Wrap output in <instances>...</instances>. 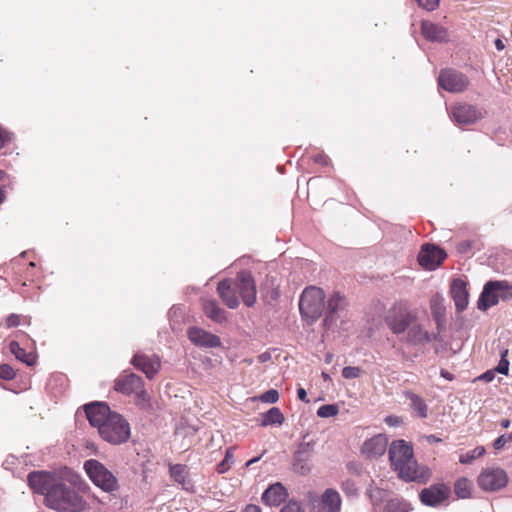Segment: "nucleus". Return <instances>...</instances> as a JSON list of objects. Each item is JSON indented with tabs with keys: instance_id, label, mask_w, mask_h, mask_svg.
<instances>
[{
	"instance_id": "f257e3e1",
	"label": "nucleus",
	"mask_w": 512,
	"mask_h": 512,
	"mask_svg": "<svg viewBox=\"0 0 512 512\" xmlns=\"http://www.w3.org/2000/svg\"><path fill=\"white\" fill-rule=\"evenodd\" d=\"M27 478L31 489L44 496L48 508L57 512H82L86 509L84 498L55 474L33 471Z\"/></svg>"
},
{
	"instance_id": "f03ea898",
	"label": "nucleus",
	"mask_w": 512,
	"mask_h": 512,
	"mask_svg": "<svg viewBox=\"0 0 512 512\" xmlns=\"http://www.w3.org/2000/svg\"><path fill=\"white\" fill-rule=\"evenodd\" d=\"M388 454L391 465L402 480L425 484L431 478L430 469L424 465H418L414 458L413 447L405 440L393 441Z\"/></svg>"
},
{
	"instance_id": "7ed1b4c3",
	"label": "nucleus",
	"mask_w": 512,
	"mask_h": 512,
	"mask_svg": "<svg viewBox=\"0 0 512 512\" xmlns=\"http://www.w3.org/2000/svg\"><path fill=\"white\" fill-rule=\"evenodd\" d=\"M324 291L316 286L306 287L299 300V311L307 322L314 323L322 315L324 309Z\"/></svg>"
},
{
	"instance_id": "20e7f679",
	"label": "nucleus",
	"mask_w": 512,
	"mask_h": 512,
	"mask_svg": "<svg viewBox=\"0 0 512 512\" xmlns=\"http://www.w3.org/2000/svg\"><path fill=\"white\" fill-rule=\"evenodd\" d=\"M84 470L92 483L102 491L112 494L119 489L117 477L100 461L86 460Z\"/></svg>"
},
{
	"instance_id": "39448f33",
	"label": "nucleus",
	"mask_w": 512,
	"mask_h": 512,
	"mask_svg": "<svg viewBox=\"0 0 512 512\" xmlns=\"http://www.w3.org/2000/svg\"><path fill=\"white\" fill-rule=\"evenodd\" d=\"M98 432L104 441L112 445L127 442L131 434L129 423L117 412H113L106 422L100 425Z\"/></svg>"
},
{
	"instance_id": "423d86ee",
	"label": "nucleus",
	"mask_w": 512,
	"mask_h": 512,
	"mask_svg": "<svg viewBox=\"0 0 512 512\" xmlns=\"http://www.w3.org/2000/svg\"><path fill=\"white\" fill-rule=\"evenodd\" d=\"M416 320L417 313L402 302L393 305L385 316L386 325L396 335L404 334Z\"/></svg>"
},
{
	"instance_id": "0eeeda50",
	"label": "nucleus",
	"mask_w": 512,
	"mask_h": 512,
	"mask_svg": "<svg viewBox=\"0 0 512 512\" xmlns=\"http://www.w3.org/2000/svg\"><path fill=\"white\" fill-rule=\"evenodd\" d=\"M439 86L451 93H460L467 89L469 79L463 73L454 69H443L438 76Z\"/></svg>"
},
{
	"instance_id": "6e6552de",
	"label": "nucleus",
	"mask_w": 512,
	"mask_h": 512,
	"mask_svg": "<svg viewBox=\"0 0 512 512\" xmlns=\"http://www.w3.org/2000/svg\"><path fill=\"white\" fill-rule=\"evenodd\" d=\"M311 512H340L342 500L337 490L326 489L320 497L310 499Z\"/></svg>"
},
{
	"instance_id": "1a4fd4ad",
	"label": "nucleus",
	"mask_w": 512,
	"mask_h": 512,
	"mask_svg": "<svg viewBox=\"0 0 512 512\" xmlns=\"http://www.w3.org/2000/svg\"><path fill=\"white\" fill-rule=\"evenodd\" d=\"M239 295L247 307L256 303V284L250 271H240L234 279Z\"/></svg>"
},
{
	"instance_id": "9d476101",
	"label": "nucleus",
	"mask_w": 512,
	"mask_h": 512,
	"mask_svg": "<svg viewBox=\"0 0 512 512\" xmlns=\"http://www.w3.org/2000/svg\"><path fill=\"white\" fill-rule=\"evenodd\" d=\"M450 487L444 483H436L422 489L419 493L421 503L428 507H439L450 496Z\"/></svg>"
},
{
	"instance_id": "9b49d317",
	"label": "nucleus",
	"mask_w": 512,
	"mask_h": 512,
	"mask_svg": "<svg viewBox=\"0 0 512 512\" xmlns=\"http://www.w3.org/2000/svg\"><path fill=\"white\" fill-rule=\"evenodd\" d=\"M405 332L402 341L414 347L424 346L433 340H440L439 333H430L422 324L416 322L410 325Z\"/></svg>"
},
{
	"instance_id": "f8f14e48",
	"label": "nucleus",
	"mask_w": 512,
	"mask_h": 512,
	"mask_svg": "<svg viewBox=\"0 0 512 512\" xmlns=\"http://www.w3.org/2000/svg\"><path fill=\"white\" fill-rule=\"evenodd\" d=\"M315 441H303L299 444L294 457L293 469L296 473L306 475L311 471L310 461L314 453Z\"/></svg>"
},
{
	"instance_id": "ddd939ff",
	"label": "nucleus",
	"mask_w": 512,
	"mask_h": 512,
	"mask_svg": "<svg viewBox=\"0 0 512 512\" xmlns=\"http://www.w3.org/2000/svg\"><path fill=\"white\" fill-rule=\"evenodd\" d=\"M451 119L459 125H471L483 117L482 112L474 105L458 103L450 109Z\"/></svg>"
},
{
	"instance_id": "4468645a",
	"label": "nucleus",
	"mask_w": 512,
	"mask_h": 512,
	"mask_svg": "<svg viewBox=\"0 0 512 512\" xmlns=\"http://www.w3.org/2000/svg\"><path fill=\"white\" fill-rule=\"evenodd\" d=\"M508 477L501 468L484 470L478 477V485L486 491H496L506 486Z\"/></svg>"
},
{
	"instance_id": "2eb2a0df",
	"label": "nucleus",
	"mask_w": 512,
	"mask_h": 512,
	"mask_svg": "<svg viewBox=\"0 0 512 512\" xmlns=\"http://www.w3.org/2000/svg\"><path fill=\"white\" fill-rule=\"evenodd\" d=\"M144 386L143 379L130 370L122 371L115 379L114 390L126 396L134 394Z\"/></svg>"
},
{
	"instance_id": "dca6fc26",
	"label": "nucleus",
	"mask_w": 512,
	"mask_h": 512,
	"mask_svg": "<svg viewBox=\"0 0 512 512\" xmlns=\"http://www.w3.org/2000/svg\"><path fill=\"white\" fill-rule=\"evenodd\" d=\"M137 370L145 374L148 379H153L161 368V360L157 355H147L141 352L134 354L130 360Z\"/></svg>"
},
{
	"instance_id": "f3484780",
	"label": "nucleus",
	"mask_w": 512,
	"mask_h": 512,
	"mask_svg": "<svg viewBox=\"0 0 512 512\" xmlns=\"http://www.w3.org/2000/svg\"><path fill=\"white\" fill-rule=\"evenodd\" d=\"M446 256L447 254L443 249L433 244H424L418 254V262L423 268L434 270L443 262Z\"/></svg>"
},
{
	"instance_id": "a211bd4d",
	"label": "nucleus",
	"mask_w": 512,
	"mask_h": 512,
	"mask_svg": "<svg viewBox=\"0 0 512 512\" xmlns=\"http://www.w3.org/2000/svg\"><path fill=\"white\" fill-rule=\"evenodd\" d=\"M84 410L89 423L100 429V425L112 415L110 407L105 402H91L84 405Z\"/></svg>"
},
{
	"instance_id": "6ab92c4d",
	"label": "nucleus",
	"mask_w": 512,
	"mask_h": 512,
	"mask_svg": "<svg viewBox=\"0 0 512 512\" xmlns=\"http://www.w3.org/2000/svg\"><path fill=\"white\" fill-rule=\"evenodd\" d=\"M187 335L194 345L201 348H217L221 346V340L217 335L199 327H190Z\"/></svg>"
},
{
	"instance_id": "aec40b11",
	"label": "nucleus",
	"mask_w": 512,
	"mask_h": 512,
	"mask_svg": "<svg viewBox=\"0 0 512 512\" xmlns=\"http://www.w3.org/2000/svg\"><path fill=\"white\" fill-rule=\"evenodd\" d=\"M217 292L223 303L230 309H236L240 302L238 290L233 279H224L218 283Z\"/></svg>"
},
{
	"instance_id": "412c9836",
	"label": "nucleus",
	"mask_w": 512,
	"mask_h": 512,
	"mask_svg": "<svg viewBox=\"0 0 512 512\" xmlns=\"http://www.w3.org/2000/svg\"><path fill=\"white\" fill-rule=\"evenodd\" d=\"M498 280L488 281L479 296L477 301V308L481 311H487L489 308L495 306L499 302V292H498Z\"/></svg>"
},
{
	"instance_id": "4be33fe9",
	"label": "nucleus",
	"mask_w": 512,
	"mask_h": 512,
	"mask_svg": "<svg viewBox=\"0 0 512 512\" xmlns=\"http://www.w3.org/2000/svg\"><path fill=\"white\" fill-rule=\"evenodd\" d=\"M450 293L457 312H463L469 303V292L466 282L460 278L454 279L450 286Z\"/></svg>"
},
{
	"instance_id": "5701e85b",
	"label": "nucleus",
	"mask_w": 512,
	"mask_h": 512,
	"mask_svg": "<svg viewBox=\"0 0 512 512\" xmlns=\"http://www.w3.org/2000/svg\"><path fill=\"white\" fill-rule=\"evenodd\" d=\"M387 445V437L383 434H378L364 442L362 452L370 458H377L385 453Z\"/></svg>"
},
{
	"instance_id": "b1692460",
	"label": "nucleus",
	"mask_w": 512,
	"mask_h": 512,
	"mask_svg": "<svg viewBox=\"0 0 512 512\" xmlns=\"http://www.w3.org/2000/svg\"><path fill=\"white\" fill-rule=\"evenodd\" d=\"M430 310L436 324L437 333L440 335L445 329L446 324V307L444 305V298L441 295H435L431 298Z\"/></svg>"
},
{
	"instance_id": "393cba45",
	"label": "nucleus",
	"mask_w": 512,
	"mask_h": 512,
	"mask_svg": "<svg viewBox=\"0 0 512 512\" xmlns=\"http://www.w3.org/2000/svg\"><path fill=\"white\" fill-rule=\"evenodd\" d=\"M285 487L277 482L270 485L262 494V501L268 506H279L287 498Z\"/></svg>"
},
{
	"instance_id": "a878e982",
	"label": "nucleus",
	"mask_w": 512,
	"mask_h": 512,
	"mask_svg": "<svg viewBox=\"0 0 512 512\" xmlns=\"http://www.w3.org/2000/svg\"><path fill=\"white\" fill-rule=\"evenodd\" d=\"M421 33L427 40L431 42L448 41L447 30L443 26L430 21H422Z\"/></svg>"
},
{
	"instance_id": "bb28decb",
	"label": "nucleus",
	"mask_w": 512,
	"mask_h": 512,
	"mask_svg": "<svg viewBox=\"0 0 512 512\" xmlns=\"http://www.w3.org/2000/svg\"><path fill=\"white\" fill-rule=\"evenodd\" d=\"M345 305V298L339 292L333 293L328 299L327 314L324 323L326 325L333 324L336 321V314L344 309Z\"/></svg>"
},
{
	"instance_id": "cd10ccee",
	"label": "nucleus",
	"mask_w": 512,
	"mask_h": 512,
	"mask_svg": "<svg viewBox=\"0 0 512 512\" xmlns=\"http://www.w3.org/2000/svg\"><path fill=\"white\" fill-rule=\"evenodd\" d=\"M9 350L15 358L27 366H34L37 362V355L34 352H27L20 344L13 340L9 343Z\"/></svg>"
},
{
	"instance_id": "c85d7f7f",
	"label": "nucleus",
	"mask_w": 512,
	"mask_h": 512,
	"mask_svg": "<svg viewBox=\"0 0 512 512\" xmlns=\"http://www.w3.org/2000/svg\"><path fill=\"white\" fill-rule=\"evenodd\" d=\"M205 315L217 323H222L226 320V312L222 309L215 299L205 300L203 303Z\"/></svg>"
},
{
	"instance_id": "c756f323",
	"label": "nucleus",
	"mask_w": 512,
	"mask_h": 512,
	"mask_svg": "<svg viewBox=\"0 0 512 512\" xmlns=\"http://www.w3.org/2000/svg\"><path fill=\"white\" fill-rule=\"evenodd\" d=\"M284 420L285 418L281 410L278 407H271L268 411L262 414L260 425L262 427L282 425Z\"/></svg>"
},
{
	"instance_id": "7c9ffc66",
	"label": "nucleus",
	"mask_w": 512,
	"mask_h": 512,
	"mask_svg": "<svg viewBox=\"0 0 512 512\" xmlns=\"http://www.w3.org/2000/svg\"><path fill=\"white\" fill-rule=\"evenodd\" d=\"M406 397L410 401L411 408L418 413V416L426 418L428 408L425 401L419 395L411 391L406 392Z\"/></svg>"
},
{
	"instance_id": "2f4dec72",
	"label": "nucleus",
	"mask_w": 512,
	"mask_h": 512,
	"mask_svg": "<svg viewBox=\"0 0 512 512\" xmlns=\"http://www.w3.org/2000/svg\"><path fill=\"white\" fill-rule=\"evenodd\" d=\"M134 394V403L140 410L145 412H150L153 410L150 395L144 389V386L138 391H136Z\"/></svg>"
},
{
	"instance_id": "473e14b6",
	"label": "nucleus",
	"mask_w": 512,
	"mask_h": 512,
	"mask_svg": "<svg viewBox=\"0 0 512 512\" xmlns=\"http://www.w3.org/2000/svg\"><path fill=\"white\" fill-rule=\"evenodd\" d=\"M472 484L467 478H460L455 482L454 492L458 498L466 499L471 495Z\"/></svg>"
},
{
	"instance_id": "72a5a7b5",
	"label": "nucleus",
	"mask_w": 512,
	"mask_h": 512,
	"mask_svg": "<svg viewBox=\"0 0 512 512\" xmlns=\"http://www.w3.org/2000/svg\"><path fill=\"white\" fill-rule=\"evenodd\" d=\"M485 452L486 450L483 446H477L473 450L460 455L459 462L461 464H471L477 458L482 457L485 454Z\"/></svg>"
},
{
	"instance_id": "f704fd0d",
	"label": "nucleus",
	"mask_w": 512,
	"mask_h": 512,
	"mask_svg": "<svg viewBox=\"0 0 512 512\" xmlns=\"http://www.w3.org/2000/svg\"><path fill=\"white\" fill-rule=\"evenodd\" d=\"M408 510V503L400 499L389 500L383 508V512H408Z\"/></svg>"
},
{
	"instance_id": "c9c22d12",
	"label": "nucleus",
	"mask_w": 512,
	"mask_h": 512,
	"mask_svg": "<svg viewBox=\"0 0 512 512\" xmlns=\"http://www.w3.org/2000/svg\"><path fill=\"white\" fill-rule=\"evenodd\" d=\"M234 447H230L225 451L224 459L217 465V472L223 474L227 472L234 463Z\"/></svg>"
},
{
	"instance_id": "e433bc0d",
	"label": "nucleus",
	"mask_w": 512,
	"mask_h": 512,
	"mask_svg": "<svg viewBox=\"0 0 512 512\" xmlns=\"http://www.w3.org/2000/svg\"><path fill=\"white\" fill-rule=\"evenodd\" d=\"M498 292H499V298L508 301L512 299V285L509 284L507 281L504 280H498Z\"/></svg>"
},
{
	"instance_id": "4c0bfd02",
	"label": "nucleus",
	"mask_w": 512,
	"mask_h": 512,
	"mask_svg": "<svg viewBox=\"0 0 512 512\" xmlns=\"http://www.w3.org/2000/svg\"><path fill=\"white\" fill-rule=\"evenodd\" d=\"M339 412V408L335 404H325L318 408L317 416L320 418H328L336 416Z\"/></svg>"
},
{
	"instance_id": "58836bf2",
	"label": "nucleus",
	"mask_w": 512,
	"mask_h": 512,
	"mask_svg": "<svg viewBox=\"0 0 512 512\" xmlns=\"http://www.w3.org/2000/svg\"><path fill=\"white\" fill-rule=\"evenodd\" d=\"M341 489L344 494L349 498H356L358 496V488L354 480L346 479L341 484Z\"/></svg>"
},
{
	"instance_id": "ea45409f",
	"label": "nucleus",
	"mask_w": 512,
	"mask_h": 512,
	"mask_svg": "<svg viewBox=\"0 0 512 512\" xmlns=\"http://www.w3.org/2000/svg\"><path fill=\"white\" fill-rule=\"evenodd\" d=\"M507 354H508V350H504L501 353V359H500L498 365L494 368L496 373H500V374H503V375H508V372H509V361L506 358Z\"/></svg>"
},
{
	"instance_id": "a19ab883",
	"label": "nucleus",
	"mask_w": 512,
	"mask_h": 512,
	"mask_svg": "<svg viewBox=\"0 0 512 512\" xmlns=\"http://www.w3.org/2000/svg\"><path fill=\"white\" fill-rule=\"evenodd\" d=\"M16 376L15 370L9 364H0V378L6 381Z\"/></svg>"
},
{
	"instance_id": "79ce46f5",
	"label": "nucleus",
	"mask_w": 512,
	"mask_h": 512,
	"mask_svg": "<svg viewBox=\"0 0 512 512\" xmlns=\"http://www.w3.org/2000/svg\"><path fill=\"white\" fill-rule=\"evenodd\" d=\"M14 140V134L0 126V150Z\"/></svg>"
},
{
	"instance_id": "37998d69",
	"label": "nucleus",
	"mask_w": 512,
	"mask_h": 512,
	"mask_svg": "<svg viewBox=\"0 0 512 512\" xmlns=\"http://www.w3.org/2000/svg\"><path fill=\"white\" fill-rule=\"evenodd\" d=\"M361 374V369L355 366H346L342 370V376L345 379H355L358 378Z\"/></svg>"
},
{
	"instance_id": "c03bdc74",
	"label": "nucleus",
	"mask_w": 512,
	"mask_h": 512,
	"mask_svg": "<svg viewBox=\"0 0 512 512\" xmlns=\"http://www.w3.org/2000/svg\"><path fill=\"white\" fill-rule=\"evenodd\" d=\"M261 401L265 403H276L279 399V393L275 389H270L260 396Z\"/></svg>"
},
{
	"instance_id": "a18cd8bd",
	"label": "nucleus",
	"mask_w": 512,
	"mask_h": 512,
	"mask_svg": "<svg viewBox=\"0 0 512 512\" xmlns=\"http://www.w3.org/2000/svg\"><path fill=\"white\" fill-rule=\"evenodd\" d=\"M510 441H512V432L510 434H502L494 441L493 447L495 450H500Z\"/></svg>"
},
{
	"instance_id": "49530a36",
	"label": "nucleus",
	"mask_w": 512,
	"mask_h": 512,
	"mask_svg": "<svg viewBox=\"0 0 512 512\" xmlns=\"http://www.w3.org/2000/svg\"><path fill=\"white\" fill-rule=\"evenodd\" d=\"M184 468L182 465H174L170 468L171 476L177 481L182 482L184 481Z\"/></svg>"
},
{
	"instance_id": "de8ad7c7",
	"label": "nucleus",
	"mask_w": 512,
	"mask_h": 512,
	"mask_svg": "<svg viewBox=\"0 0 512 512\" xmlns=\"http://www.w3.org/2000/svg\"><path fill=\"white\" fill-rule=\"evenodd\" d=\"M418 5L427 11H433L439 6L440 0H416Z\"/></svg>"
},
{
	"instance_id": "09e8293b",
	"label": "nucleus",
	"mask_w": 512,
	"mask_h": 512,
	"mask_svg": "<svg viewBox=\"0 0 512 512\" xmlns=\"http://www.w3.org/2000/svg\"><path fill=\"white\" fill-rule=\"evenodd\" d=\"M371 501L373 503H376L378 501H381L382 497H383V494H384V490H381L379 488H372L370 487L367 491Z\"/></svg>"
},
{
	"instance_id": "8fccbe9b",
	"label": "nucleus",
	"mask_w": 512,
	"mask_h": 512,
	"mask_svg": "<svg viewBox=\"0 0 512 512\" xmlns=\"http://www.w3.org/2000/svg\"><path fill=\"white\" fill-rule=\"evenodd\" d=\"M280 512H303L298 501H289Z\"/></svg>"
},
{
	"instance_id": "3c124183",
	"label": "nucleus",
	"mask_w": 512,
	"mask_h": 512,
	"mask_svg": "<svg viewBox=\"0 0 512 512\" xmlns=\"http://www.w3.org/2000/svg\"><path fill=\"white\" fill-rule=\"evenodd\" d=\"M496 376V372L494 369H489L487 371H485L484 373H482L481 375H479L475 381H483V382H491L492 380H494Z\"/></svg>"
},
{
	"instance_id": "603ef678",
	"label": "nucleus",
	"mask_w": 512,
	"mask_h": 512,
	"mask_svg": "<svg viewBox=\"0 0 512 512\" xmlns=\"http://www.w3.org/2000/svg\"><path fill=\"white\" fill-rule=\"evenodd\" d=\"M20 324V316L18 314H10L6 318V326L8 328L17 327Z\"/></svg>"
},
{
	"instance_id": "864d4df0",
	"label": "nucleus",
	"mask_w": 512,
	"mask_h": 512,
	"mask_svg": "<svg viewBox=\"0 0 512 512\" xmlns=\"http://www.w3.org/2000/svg\"><path fill=\"white\" fill-rule=\"evenodd\" d=\"M472 242L470 240H463L458 243L457 250L459 253H468L471 250Z\"/></svg>"
},
{
	"instance_id": "5fc2aeb1",
	"label": "nucleus",
	"mask_w": 512,
	"mask_h": 512,
	"mask_svg": "<svg viewBox=\"0 0 512 512\" xmlns=\"http://www.w3.org/2000/svg\"><path fill=\"white\" fill-rule=\"evenodd\" d=\"M385 423L389 426L396 427L401 423V420L397 416L389 415L385 418Z\"/></svg>"
},
{
	"instance_id": "6e6d98bb",
	"label": "nucleus",
	"mask_w": 512,
	"mask_h": 512,
	"mask_svg": "<svg viewBox=\"0 0 512 512\" xmlns=\"http://www.w3.org/2000/svg\"><path fill=\"white\" fill-rule=\"evenodd\" d=\"M314 162L323 166H327L329 164V158L324 154H317L313 158Z\"/></svg>"
},
{
	"instance_id": "4d7b16f0",
	"label": "nucleus",
	"mask_w": 512,
	"mask_h": 512,
	"mask_svg": "<svg viewBox=\"0 0 512 512\" xmlns=\"http://www.w3.org/2000/svg\"><path fill=\"white\" fill-rule=\"evenodd\" d=\"M347 468L353 474L360 475V473H361V468H360L359 464H357L356 462L348 463Z\"/></svg>"
},
{
	"instance_id": "13d9d810",
	"label": "nucleus",
	"mask_w": 512,
	"mask_h": 512,
	"mask_svg": "<svg viewBox=\"0 0 512 512\" xmlns=\"http://www.w3.org/2000/svg\"><path fill=\"white\" fill-rule=\"evenodd\" d=\"M297 396H298V398H299L301 401H303V402H305V403H309V402H310V401H309V399L307 398V392H306V390H305L304 388H302V387H299V388L297 389Z\"/></svg>"
},
{
	"instance_id": "bf43d9fd",
	"label": "nucleus",
	"mask_w": 512,
	"mask_h": 512,
	"mask_svg": "<svg viewBox=\"0 0 512 512\" xmlns=\"http://www.w3.org/2000/svg\"><path fill=\"white\" fill-rule=\"evenodd\" d=\"M258 362L265 363L268 362L271 359V353L270 352H263L258 357Z\"/></svg>"
},
{
	"instance_id": "052dcab7",
	"label": "nucleus",
	"mask_w": 512,
	"mask_h": 512,
	"mask_svg": "<svg viewBox=\"0 0 512 512\" xmlns=\"http://www.w3.org/2000/svg\"><path fill=\"white\" fill-rule=\"evenodd\" d=\"M242 512H261V509L258 505L248 504L245 506Z\"/></svg>"
},
{
	"instance_id": "680f3d73",
	"label": "nucleus",
	"mask_w": 512,
	"mask_h": 512,
	"mask_svg": "<svg viewBox=\"0 0 512 512\" xmlns=\"http://www.w3.org/2000/svg\"><path fill=\"white\" fill-rule=\"evenodd\" d=\"M440 375H441V377H443L444 379H446L448 381H452L454 379V375L445 369H441Z\"/></svg>"
},
{
	"instance_id": "e2e57ef3",
	"label": "nucleus",
	"mask_w": 512,
	"mask_h": 512,
	"mask_svg": "<svg viewBox=\"0 0 512 512\" xmlns=\"http://www.w3.org/2000/svg\"><path fill=\"white\" fill-rule=\"evenodd\" d=\"M494 44H495V47H496V49L498 51H501V50H503L505 48V45H504L503 41L501 39H499V38L495 40Z\"/></svg>"
},
{
	"instance_id": "0e129e2a",
	"label": "nucleus",
	"mask_w": 512,
	"mask_h": 512,
	"mask_svg": "<svg viewBox=\"0 0 512 512\" xmlns=\"http://www.w3.org/2000/svg\"><path fill=\"white\" fill-rule=\"evenodd\" d=\"M427 439H428V442H429V443H438V442H441V439H440V438H438V437H437V436H435V435H429V436L427 437Z\"/></svg>"
},
{
	"instance_id": "69168bd1",
	"label": "nucleus",
	"mask_w": 512,
	"mask_h": 512,
	"mask_svg": "<svg viewBox=\"0 0 512 512\" xmlns=\"http://www.w3.org/2000/svg\"><path fill=\"white\" fill-rule=\"evenodd\" d=\"M510 420L505 418V419H502L501 422H500V425L502 428L506 429L510 426Z\"/></svg>"
},
{
	"instance_id": "338daca9",
	"label": "nucleus",
	"mask_w": 512,
	"mask_h": 512,
	"mask_svg": "<svg viewBox=\"0 0 512 512\" xmlns=\"http://www.w3.org/2000/svg\"><path fill=\"white\" fill-rule=\"evenodd\" d=\"M260 458H261V457H260V456H258V457H254V458L250 459L249 461H247V462H246V466H247V467H249L250 465H252V464H254V463L258 462V461L260 460Z\"/></svg>"
},
{
	"instance_id": "774afa93",
	"label": "nucleus",
	"mask_w": 512,
	"mask_h": 512,
	"mask_svg": "<svg viewBox=\"0 0 512 512\" xmlns=\"http://www.w3.org/2000/svg\"><path fill=\"white\" fill-rule=\"evenodd\" d=\"M332 359H333V355L330 353H327L326 358H325L326 363H330L332 361Z\"/></svg>"
}]
</instances>
